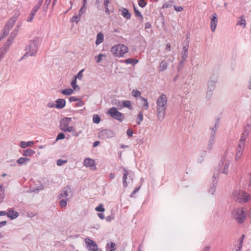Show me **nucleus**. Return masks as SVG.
Wrapping results in <instances>:
<instances>
[{"label":"nucleus","instance_id":"obj_33","mask_svg":"<svg viewBox=\"0 0 251 251\" xmlns=\"http://www.w3.org/2000/svg\"><path fill=\"white\" fill-rule=\"evenodd\" d=\"M143 120V114L142 111H140L137 116V123L138 125H140L141 122Z\"/></svg>","mask_w":251,"mask_h":251},{"label":"nucleus","instance_id":"obj_37","mask_svg":"<svg viewBox=\"0 0 251 251\" xmlns=\"http://www.w3.org/2000/svg\"><path fill=\"white\" fill-rule=\"evenodd\" d=\"M71 85L73 88V90H76L77 89H79L78 86H77V85H76V79L75 78L74 80H73L72 81Z\"/></svg>","mask_w":251,"mask_h":251},{"label":"nucleus","instance_id":"obj_13","mask_svg":"<svg viewBox=\"0 0 251 251\" xmlns=\"http://www.w3.org/2000/svg\"><path fill=\"white\" fill-rule=\"evenodd\" d=\"M11 43V41H10V39H8L7 42L3 45L2 49L0 50V61H1L2 58L3 57L4 55L5 54L7 50Z\"/></svg>","mask_w":251,"mask_h":251},{"label":"nucleus","instance_id":"obj_50","mask_svg":"<svg viewBox=\"0 0 251 251\" xmlns=\"http://www.w3.org/2000/svg\"><path fill=\"white\" fill-rule=\"evenodd\" d=\"M35 14L31 12V13L29 15V17H28V19H27V21L28 22H31L32 21V20L33 19Z\"/></svg>","mask_w":251,"mask_h":251},{"label":"nucleus","instance_id":"obj_36","mask_svg":"<svg viewBox=\"0 0 251 251\" xmlns=\"http://www.w3.org/2000/svg\"><path fill=\"white\" fill-rule=\"evenodd\" d=\"M107 247L110 249V251H115L116 250V244L114 243L111 242L107 244Z\"/></svg>","mask_w":251,"mask_h":251},{"label":"nucleus","instance_id":"obj_6","mask_svg":"<svg viewBox=\"0 0 251 251\" xmlns=\"http://www.w3.org/2000/svg\"><path fill=\"white\" fill-rule=\"evenodd\" d=\"M38 42L36 40H32L26 48V53L23 57V58L26 56H33L35 55L37 51Z\"/></svg>","mask_w":251,"mask_h":251},{"label":"nucleus","instance_id":"obj_25","mask_svg":"<svg viewBox=\"0 0 251 251\" xmlns=\"http://www.w3.org/2000/svg\"><path fill=\"white\" fill-rule=\"evenodd\" d=\"M44 0H39V2L36 4L35 7L32 9L31 12L35 14L36 12L40 8L41 5H42Z\"/></svg>","mask_w":251,"mask_h":251},{"label":"nucleus","instance_id":"obj_40","mask_svg":"<svg viewBox=\"0 0 251 251\" xmlns=\"http://www.w3.org/2000/svg\"><path fill=\"white\" fill-rule=\"evenodd\" d=\"M64 132H69L73 133L75 131V129H74V127L72 126H68L66 128H65L63 130Z\"/></svg>","mask_w":251,"mask_h":251},{"label":"nucleus","instance_id":"obj_35","mask_svg":"<svg viewBox=\"0 0 251 251\" xmlns=\"http://www.w3.org/2000/svg\"><path fill=\"white\" fill-rule=\"evenodd\" d=\"M133 7H134V13H135L136 16L140 18L141 20L142 21L143 19V17L142 14L138 9H137V8L135 7L134 5Z\"/></svg>","mask_w":251,"mask_h":251},{"label":"nucleus","instance_id":"obj_57","mask_svg":"<svg viewBox=\"0 0 251 251\" xmlns=\"http://www.w3.org/2000/svg\"><path fill=\"white\" fill-rule=\"evenodd\" d=\"M208 89H209V90L210 91V93H209V95H211L212 94V93H211L212 90L214 89V86L213 84L210 85V86H208ZM209 94V92L207 93V95Z\"/></svg>","mask_w":251,"mask_h":251},{"label":"nucleus","instance_id":"obj_54","mask_svg":"<svg viewBox=\"0 0 251 251\" xmlns=\"http://www.w3.org/2000/svg\"><path fill=\"white\" fill-rule=\"evenodd\" d=\"M126 133L128 137H131L133 135V131L131 129L129 128L127 130Z\"/></svg>","mask_w":251,"mask_h":251},{"label":"nucleus","instance_id":"obj_53","mask_svg":"<svg viewBox=\"0 0 251 251\" xmlns=\"http://www.w3.org/2000/svg\"><path fill=\"white\" fill-rule=\"evenodd\" d=\"M102 56H104V55L100 53L99 55L96 57L97 59L96 61L97 63H100L101 61Z\"/></svg>","mask_w":251,"mask_h":251},{"label":"nucleus","instance_id":"obj_1","mask_svg":"<svg viewBox=\"0 0 251 251\" xmlns=\"http://www.w3.org/2000/svg\"><path fill=\"white\" fill-rule=\"evenodd\" d=\"M167 105V98L163 94L156 100V116L158 120L162 121L165 117Z\"/></svg>","mask_w":251,"mask_h":251},{"label":"nucleus","instance_id":"obj_47","mask_svg":"<svg viewBox=\"0 0 251 251\" xmlns=\"http://www.w3.org/2000/svg\"><path fill=\"white\" fill-rule=\"evenodd\" d=\"M145 0H139L138 2L139 5L141 7H144L147 4V2Z\"/></svg>","mask_w":251,"mask_h":251},{"label":"nucleus","instance_id":"obj_30","mask_svg":"<svg viewBox=\"0 0 251 251\" xmlns=\"http://www.w3.org/2000/svg\"><path fill=\"white\" fill-rule=\"evenodd\" d=\"M5 196L4 190L2 185H0V203L2 201Z\"/></svg>","mask_w":251,"mask_h":251},{"label":"nucleus","instance_id":"obj_60","mask_svg":"<svg viewBox=\"0 0 251 251\" xmlns=\"http://www.w3.org/2000/svg\"><path fill=\"white\" fill-rule=\"evenodd\" d=\"M81 133H82V131L81 130L78 131V132H75H75H73V135L74 136L77 137Z\"/></svg>","mask_w":251,"mask_h":251},{"label":"nucleus","instance_id":"obj_29","mask_svg":"<svg viewBox=\"0 0 251 251\" xmlns=\"http://www.w3.org/2000/svg\"><path fill=\"white\" fill-rule=\"evenodd\" d=\"M125 62L126 64H131L134 65L136 64L138 62V61L137 59L133 58H128L125 60Z\"/></svg>","mask_w":251,"mask_h":251},{"label":"nucleus","instance_id":"obj_38","mask_svg":"<svg viewBox=\"0 0 251 251\" xmlns=\"http://www.w3.org/2000/svg\"><path fill=\"white\" fill-rule=\"evenodd\" d=\"M94 123L99 124L100 121V118L98 115H94L93 118Z\"/></svg>","mask_w":251,"mask_h":251},{"label":"nucleus","instance_id":"obj_17","mask_svg":"<svg viewBox=\"0 0 251 251\" xmlns=\"http://www.w3.org/2000/svg\"><path fill=\"white\" fill-rule=\"evenodd\" d=\"M217 18L216 17V14H215L212 19H211V29L212 31H214L216 26H217Z\"/></svg>","mask_w":251,"mask_h":251},{"label":"nucleus","instance_id":"obj_15","mask_svg":"<svg viewBox=\"0 0 251 251\" xmlns=\"http://www.w3.org/2000/svg\"><path fill=\"white\" fill-rule=\"evenodd\" d=\"M55 107L58 109H62L65 107L66 101L64 99H59L56 100Z\"/></svg>","mask_w":251,"mask_h":251},{"label":"nucleus","instance_id":"obj_28","mask_svg":"<svg viewBox=\"0 0 251 251\" xmlns=\"http://www.w3.org/2000/svg\"><path fill=\"white\" fill-rule=\"evenodd\" d=\"M245 237V235H242V237H241V239L239 243V244H238V247L237 248H235V249H233L232 251H240V249L242 247V243H243V239H244V238Z\"/></svg>","mask_w":251,"mask_h":251},{"label":"nucleus","instance_id":"obj_10","mask_svg":"<svg viewBox=\"0 0 251 251\" xmlns=\"http://www.w3.org/2000/svg\"><path fill=\"white\" fill-rule=\"evenodd\" d=\"M85 243L90 251H97L98 250V247L97 244L90 239L86 238L85 239Z\"/></svg>","mask_w":251,"mask_h":251},{"label":"nucleus","instance_id":"obj_21","mask_svg":"<svg viewBox=\"0 0 251 251\" xmlns=\"http://www.w3.org/2000/svg\"><path fill=\"white\" fill-rule=\"evenodd\" d=\"M168 65V63L166 61L163 60L160 63V65L159 66V71H161V72L164 71L165 70H166L167 68Z\"/></svg>","mask_w":251,"mask_h":251},{"label":"nucleus","instance_id":"obj_59","mask_svg":"<svg viewBox=\"0 0 251 251\" xmlns=\"http://www.w3.org/2000/svg\"><path fill=\"white\" fill-rule=\"evenodd\" d=\"M185 60H183V59H182V60L179 62V65L177 67V69L178 71L180 70L182 68L183 65V62Z\"/></svg>","mask_w":251,"mask_h":251},{"label":"nucleus","instance_id":"obj_49","mask_svg":"<svg viewBox=\"0 0 251 251\" xmlns=\"http://www.w3.org/2000/svg\"><path fill=\"white\" fill-rule=\"evenodd\" d=\"M181 55H182V59H183V60H186V59L188 57L187 52L182 51Z\"/></svg>","mask_w":251,"mask_h":251},{"label":"nucleus","instance_id":"obj_24","mask_svg":"<svg viewBox=\"0 0 251 251\" xmlns=\"http://www.w3.org/2000/svg\"><path fill=\"white\" fill-rule=\"evenodd\" d=\"M35 153V151L31 149H27L23 151V155L25 156H32Z\"/></svg>","mask_w":251,"mask_h":251},{"label":"nucleus","instance_id":"obj_56","mask_svg":"<svg viewBox=\"0 0 251 251\" xmlns=\"http://www.w3.org/2000/svg\"><path fill=\"white\" fill-rule=\"evenodd\" d=\"M174 8L175 9L176 11H178V12H180V11H181L183 10V8L181 6H174Z\"/></svg>","mask_w":251,"mask_h":251},{"label":"nucleus","instance_id":"obj_9","mask_svg":"<svg viewBox=\"0 0 251 251\" xmlns=\"http://www.w3.org/2000/svg\"><path fill=\"white\" fill-rule=\"evenodd\" d=\"M114 135V133L109 129L102 130L99 133V137L102 140H106L107 139L112 138Z\"/></svg>","mask_w":251,"mask_h":251},{"label":"nucleus","instance_id":"obj_3","mask_svg":"<svg viewBox=\"0 0 251 251\" xmlns=\"http://www.w3.org/2000/svg\"><path fill=\"white\" fill-rule=\"evenodd\" d=\"M232 198L236 201L244 203L251 200V196L249 193L245 191L240 190H236L233 191Z\"/></svg>","mask_w":251,"mask_h":251},{"label":"nucleus","instance_id":"obj_22","mask_svg":"<svg viewBox=\"0 0 251 251\" xmlns=\"http://www.w3.org/2000/svg\"><path fill=\"white\" fill-rule=\"evenodd\" d=\"M123 170L124 171L123 175V185L124 187H126L127 185L126 179L127 178V176L128 175V172L125 168H124Z\"/></svg>","mask_w":251,"mask_h":251},{"label":"nucleus","instance_id":"obj_8","mask_svg":"<svg viewBox=\"0 0 251 251\" xmlns=\"http://www.w3.org/2000/svg\"><path fill=\"white\" fill-rule=\"evenodd\" d=\"M15 22L16 18H12L8 21L3 29L2 35L0 37L1 39L8 34L10 29L13 26Z\"/></svg>","mask_w":251,"mask_h":251},{"label":"nucleus","instance_id":"obj_64","mask_svg":"<svg viewBox=\"0 0 251 251\" xmlns=\"http://www.w3.org/2000/svg\"><path fill=\"white\" fill-rule=\"evenodd\" d=\"M109 3V0H104V7H108Z\"/></svg>","mask_w":251,"mask_h":251},{"label":"nucleus","instance_id":"obj_39","mask_svg":"<svg viewBox=\"0 0 251 251\" xmlns=\"http://www.w3.org/2000/svg\"><path fill=\"white\" fill-rule=\"evenodd\" d=\"M68 200H69V198H66V199H62V200H61L60 201V205L62 207H66L67 205V201H68Z\"/></svg>","mask_w":251,"mask_h":251},{"label":"nucleus","instance_id":"obj_20","mask_svg":"<svg viewBox=\"0 0 251 251\" xmlns=\"http://www.w3.org/2000/svg\"><path fill=\"white\" fill-rule=\"evenodd\" d=\"M30 161V159L26 157H20L17 160V163L20 165L26 164L28 162Z\"/></svg>","mask_w":251,"mask_h":251},{"label":"nucleus","instance_id":"obj_58","mask_svg":"<svg viewBox=\"0 0 251 251\" xmlns=\"http://www.w3.org/2000/svg\"><path fill=\"white\" fill-rule=\"evenodd\" d=\"M78 99L76 98L75 97H71L69 98V101L70 102H73L78 100Z\"/></svg>","mask_w":251,"mask_h":251},{"label":"nucleus","instance_id":"obj_48","mask_svg":"<svg viewBox=\"0 0 251 251\" xmlns=\"http://www.w3.org/2000/svg\"><path fill=\"white\" fill-rule=\"evenodd\" d=\"M83 71V70H81L79 72V73L77 74L75 76V78L76 79V78H78L79 79H81L83 76L82 75V72Z\"/></svg>","mask_w":251,"mask_h":251},{"label":"nucleus","instance_id":"obj_45","mask_svg":"<svg viewBox=\"0 0 251 251\" xmlns=\"http://www.w3.org/2000/svg\"><path fill=\"white\" fill-rule=\"evenodd\" d=\"M141 92L138 90H133L132 91V95L135 97H137L138 96H140L141 95Z\"/></svg>","mask_w":251,"mask_h":251},{"label":"nucleus","instance_id":"obj_61","mask_svg":"<svg viewBox=\"0 0 251 251\" xmlns=\"http://www.w3.org/2000/svg\"><path fill=\"white\" fill-rule=\"evenodd\" d=\"M188 48H189L188 44H186L185 46H184L183 47L182 51L188 52Z\"/></svg>","mask_w":251,"mask_h":251},{"label":"nucleus","instance_id":"obj_51","mask_svg":"<svg viewBox=\"0 0 251 251\" xmlns=\"http://www.w3.org/2000/svg\"><path fill=\"white\" fill-rule=\"evenodd\" d=\"M67 162L66 160H62V159H59L57 161V164L58 166H61L64 163H66Z\"/></svg>","mask_w":251,"mask_h":251},{"label":"nucleus","instance_id":"obj_26","mask_svg":"<svg viewBox=\"0 0 251 251\" xmlns=\"http://www.w3.org/2000/svg\"><path fill=\"white\" fill-rule=\"evenodd\" d=\"M74 92V90L71 88H67L63 89L61 91V93L62 94L64 95H71Z\"/></svg>","mask_w":251,"mask_h":251},{"label":"nucleus","instance_id":"obj_43","mask_svg":"<svg viewBox=\"0 0 251 251\" xmlns=\"http://www.w3.org/2000/svg\"><path fill=\"white\" fill-rule=\"evenodd\" d=\"M113 104L115 105L116 106H117L118 108L119 109H121L123 108V103H122L121 101H120L119 100L117 101H116L114 103H113Z\"/></svg>","mask_w":251,"mask_h":251},{"label":"nucleus","instance_id":"obj_32","mask_svg":"<svg viewBox=\"0 0 251 251\" xmlns=\"http://www.w3.org/2000/svg\"><path fill=\"white\" fill-rule=\"evenodd\" d=\"M140 99L144 101L143 107L145 109H148L149 108V103L148 102L147 99L142 97H140Z\"/></svg>","mask_w":251,"mask_h":251},{"label":"nucleus","instance_id":"obj_42","mask_svg":"<svg viewBox=\"0 0 251 251\" xmlns=\"http://www.w3.org/2000/svg\"><path fill=\"white\" fill-rule=\"evenodd\" d=\"M86 4L84 5V4H83L82 7L81 8V9L79 10L78 12V15L79 16H81L84 13L86 10Z\"/></svg>","mask_w":251,"mask_h":251},{"label":"nucleus","instance_id":"obj_5","mask_svg":"<svg viewBox=\"0 0 251 251\" xmlns=\"http://www.w3.org/2000/svg\"><path fill=\"white\" fill-rule=\"evenodd\" d=\"M128 51V48L121 44H118L112 47L111 52L116 56H123Z\"/></svg>","mask_w":251,"mask_h":251},{"label":"nucleus","instance_id":"obj_27","mask_svg":"<svg viewBox=\"0 0 251 251\" xmlns=\"http://www.w3.org/2000/svg\"><path fill=\"white\" fill-rule=\"evenodd\" d=\"M219 124V121L218 120L216 122L215 125V128L216 129L217 126ZM211 130H212V134L211 136V140L213 142L215 138V134L216 132V129H214V127H211Z\"/></svg>","mask_w":251,"mask_h":251},{"label":"nucleus","instance_id":"obj_44","mask_svg":"<svg viewBox=\"0 0 251 251\" xmlns=\"http://www.w3.org/2000/svg\"><path fill=\"white\" fill-rule=\"evenodd\" d=\"M229 167V164L226 163L224 167V169L222 171V173H224L226 175H227L228 173V169Z\"/></svg>","mask_w":251,"mask_h":251},{"label":"nucleus","instance_id":"obj_11","mask_svg":"<svg viewBox=\"0 0 251 251\" xmlns=\"http://www.w3.org/2000/svg\"><path fill=\"white\" fill-rule=\"evenodd\" d=\"M84 165L86 167H90L92 170H95L96 167L94 160L87 158L84 161Z\"/></svg>","mask_w":251,"mask_h":251},{"label":"nucleus","instance_id":"obj_18","mask_svg":"<svg viewBox=\"0 0 251 251\" xmlns=\"http://www.w3.org/2000/svg\"><path fill=\"white\" fill-rule=\"evenodd\" d=\"M121 14L124 18H126L127 20L130 18L131 14H130V13L129 12L127 9L123 8L121 9Z\"/></svg>","mask_w":251,"mask_h":251},{"label":"nucleus","instance_id":"obj_31","mask_svg":"<svg viewBox=\"0 0 251 251\" xmlns=\"http://www.w3.org/2000/svg\"><path fill=\"white\" fill-rule=\"evenodd\" d=\"M123 107H126L129 109H132V107L131 106V102L129 100H125L123 102Z\"/></svg>","mask_w":251,"mask_h":251},{"label":"nucleus","instance_id":"obj_7","mask_svg":"<svg viewBox=\"0 0 251 251\" xmlns=\"http://www.w3.org/2000/svg\"><path fill=\"white\" fill-rule=\"evenodd\" d=\"M107 114L112 118L120 122H122L125 118L124 115L119 111L117 108L113 107L110 108L107 111Z\"/></svg>","mask_w":251,"mask_h":251},{"label":"nucleus","instance_id":"obj_41","mask_svg":"<svg viewBox=\"0 0 251 251\" xmlns=\"http://www.w3.org/2000/svg\"><path fill=\"white\" fill-rule=\"evenodd\" d=\"M80 16L79 15H75L73 17L72 19V22H75V23H78V22L80 20Z\"/></svg>","mask_w":251,"mask_h":251},{"label":"nucleus","instance_id":"obj_19","mask_svg":"<svg viewBox=\"0 0 251 251\" xmlns=\"http://www.w3.org/2000/svg\"><path fill=\"white\" fill-rule=\"evenodd\" d=\"M34 144L32 141H29L27 142L22 141L20 143V146L22 148H25L27 147H32Z\"/></svg>","mask_w":251,"mask_h":251},{"label":"nucleus","instance_id":"obj_62","mask_svg":"<svg viewBox=\"0 0 251 251\" xmlns=\"http://www.w3.org/2000/svg\"><path fill=\"white\" fill-rule=\"evenodd\" d=\"M210 247L209 246H206L203 248L202 251H210Z\"/></svg>","mask_w":251,"mask_h":251},{"label":"nucleus","instance_id":"obj_34","mask_svg":"<svg viewBox=\"0 0 251 251\" xmlns=\"http://www.w3.org/2000/svg\"><path fill=\"white\" fill-rule=\"evenodd\" d=\"M246 20L242 18V17H240L237 23V25L243 26V28H245L246 26Z\"/></svg>","mask_w":251,"mask_h":251},{"label":"nucleus","instance_id":"obj_23","mask_svg":"<svg viewBox=\"0 0 251 251\" xmlns=\"http://www.w3.org/2000/svg\"><path fill=\"white\" fill-rule=\"evenodd\" d=\"M103 41V35L102 33L100 32L97 34L96 44L99 45L102 43Z\"/></svg>","mask_w":251,"mask_h":251},{"label":"nucleus","instance_id":"obj_16","mask_svg":"<svg viewBox=\"0 0 251 251\" xmlns=\"http://www.w3.org/2000/svg\"><path fill=\"white\" fill-rule=\"evenodd\" d=\"M18 213L12 209L8 210L7 212V216L11 219H14L18 216Z\"/></svg>","mask_w":251,"mask_h":251},{"label":"nucleus","instance_id":"obj_55","mask_svg":"<svg viewBox=\"0 0 251 251\" xmlns=\"http://www.w3.org/2000/svg\"><path fill=\"white\" fill-rule=\"evenodd\" d=\"M51 0H46L45 4L47 5V7L46 8H44L45 11H46V10L47 9L48 6L51 2Z\"/></svg>","mask_w":251,"mask_h":251},{"label":"nucleus","instance_id":"obj_2","mask_svg":"<svg viewBox=\"0 0 251 251\" xmlns=\"http://www.w3.org/2000/svg\"><path fill=\"white\" fill-rule=\"evenodd\" d=\"M250 133V127H246L244 130L238 144L237 151L235 155L236 160L239 159L243 152L245 147L246 140L249 136Z\"/></svg>","mask_w":251,"mask_h":251},{"label":"nucleus","instance_id":"obj_63","mask_svg":"<svg viewBox=\"0 0 251 251\" xmlns=\"http://www.w3.org/2000/svg\"><path fill=\"white\" fill-rule=\"evenodd\" d=\"M140 189V187H137L135 189V190L132 192L131 194V196L132 197L133 195H134L136 192H137Z\"/></svg>","mask_w":251,"mask_h":251},{"label":"nucleus","instance_id":"obj_14","mask_svg":"<svg viewBox=\"0 0 251 251\" xmlns=\"http://www.w3.org/2000/svg\"><path fill=\"white\" fill-rule=\"evenodd\" d=\"M71 192V190L70 187H65L63 189L62 192L58 196V198L59 199H61V198H64V199L69 198L68 196H69V194Z\"/></svg>","mask_w":251,"mask_h":251},{"label":"nucleus","instance_id":"obj_12","mask_svg":"<svg viewBox=\"0 0 251 251\" xmlns=\"http://www.w3.org/2000/svg\"><path fill=\"white\" fill-rule=\"evenodd\" d=\"M71 121V118H64L61 121L60 124V129L61 130H63L65 128H66L70 123Z\"/></svg>","mask_w":251,"mask_h":251},{"label":"nucleus","instance_id":"obj_4","mask_svg":"<svg viewBox=\"0 0 251 251\" xmlns=\"http://www.w3.org/2000/svg\"><path fill=\"white\" fill-rule=\"evenodd\" d=\"M231 216L239 224H242L246 218V214L243 208L234 209L232 211Z\"/></svg>","mask_w":251,"mask_h":251},{"label":"nucleus","instance_id":"obj_52","mask_svg":"<svg viewBox=\"0 0 251 251\" xmlns=\"http://www.w3.org/2000/svg\"><path fill=\"white\" fill-rule=\"evenodd\" d=\"M65 138V135L63 133H60L57 136L56 140H62Z\"/></svg>","mask_w":251,"mask_h":251},{"label":"nucleus","instance_id":"obj_46","mask_svg":"<svg viewBox=\"0 0 251 251\" xmlns=\"http://www.w3.org/2000/svg\"><path fill=\"white\" fill-rule=\"evenodd\" d=\"M95 210L97 211L100 212H103L105 210L102 204H100L98 207H96Z\"/></svg>","mask_w":251,"mask_h":251}]
</instances>
